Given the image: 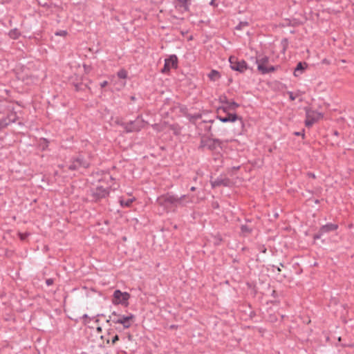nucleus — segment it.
Here are the masks:
<instances>
[{
  "label": "nucleus",
  "instance_id": "obj_3",
  "mask_svg": "<svg viewBox=\"0 0 354 354\" xmlns=\"http://www.w3.org/2000/svg\"><path fill=\"white\" fill-rule=\"evenodd\" d=\"M135 320V315L129 313L128 315H120L113 311L106 319L107 323L112 322L114 324H120L124 328H129Z\"/></svg>",
  "mask_w": 354,
  "mask_h": 354
},
{
  "label": "nucleus",
  "instance_id": "obj_55",
  "mask_svg": "<svg viewBox=\"0 0 354 354\" xmlns=\"http://www.w3.org/2000/svg\"><path fill=\"white\" fill-rule=\"evenodd\" d=\"M276 293H277V292H276V291H275V290H273V291H272V295L273 296H274Z\"/></svg>",
  "mask_w": 354,
  "mask_h": 354
},
{
  "label": "nucleus",
  "instance_id": "obj_2",
  "mask_svg": "<svg viewBox=\"0 0 354 354\" xmlns=\"http://www.w3.org/2000/svg\"><path fill=\"white\" fill-rule=\"evenodd\" d=\"M0 108L3 109L2 111L4 115L0 118V130H1L9 124L15 122L18 119V116L15 111L14 104L12 102H6Z\"/></svg>",
  "mask_w": 354,
  "mask_h": 354
},
{
  "label": "nucleus",
  "instance_id": "obj_9",
  "mask_svg": "<svg viewBox=\"0 0 354 354\" xmlns=\"http://www.w3.org/2000/svg\"><path fill=\"white\" fill-rule=\"evenodd\" d=\"M230 68L235 71L243 73L248 68V65L244 59H239L235 56H230L229 58Z\"/></svg>",
  "mask_w": 354,
  "mask_h": 354
},
{
  "label": "nucleus",
  "instance_id": "obj_34",
  "mask_svg": "<svg viewBox=\"0 0 354 354\" xmlns=\"http://www.w3.org/2000/svg\"><path fill=\"white\" fill-rule=\"evenodd\" d=\"M219 101L222 103V104H227L229 102L227 97L225 96V95H222L219 97Z\"/></svg>",
  "mask_w": 354,
  "mask_h": 354
},
{
  "label": "nucleus",
  "instance_id": "obj_49",
  "mask_svg": "<svg viewBox=\"0 0 354 354\" xmlns=\"http://www.w3.org/2000/svg\"><path fill=\"white\" fill-rule=\"evenodd\" d=\"M130 99L131 101H135L136 100V97L134 95H132L130 97Z\"/></svg>",
  "mask_w": 354,
  "mask_h": 354
},
{
  "label": "nucleus",
  "instance_id": "obj_40",
  "mask_svg": "<svg viewBox=\"0 0 354 354\" xmlns=\"http://www.w3.org/2000/svg\"><path fill=\"white\" fill-rule=\"evenodd\" d=\"M294 134L297 136H302L303 138L305 136L304 130H303L302 132L296 131L294 133Z\"/></svg>",
  "mask_w": 354,
  "mask_h": 354
},
{
  "label": "nucleus",
  "instance_id": "obj_7",
  "mask_svg": "<svg viewBox=\"0 0 354 354\" xmlns=\"http://www.w3.org/2000/svg\"><path fill=\"white\" fill-rule=\"evenodd\" d=\"M306 120L305 126L308 128L311 127L315 122H317L322 117V113L314 111L308 107H305Z\"/></svg>",
  "mask_w": 354,
  "mask_h": 354
},
{
  "label": "nucleus",
  "instance_id": "obj_27",
  "mask_svg": "<svg viewBox=\"0 0 354 354\" xmlns=\"http://www.w3.org/2000/svg\"><path fill=\"white\" fill-rule=\"evenodd\" d=\"M230 111H231V110L230 109H228V106L227 105L219 106L216 109V115H223V114L230 113L229 112Z\"/></svg>",
  "mask_w": 354,
  "mask_h": 354
},
{
  "label": "nucleus",
  "instance_id": "obj_37",
  "mask_svg": "<svg viewBox=\"0 0 354 354\" xmlns=\"http://www.w3.org/2000/svg\"><path fill=\"white\" fill-rule=\"evenodd\" d=\"M56 35L59 36H66L67 35V32L66 30H59L55 33Z\"/></svg>",
  "mask_w": 354,
  "mask_h": 354
},
{
  "label": "nucleus",
  "instance_id": "obj_1",
  "mask_svg": "<svg viewBox=\"0 0 354 354\" xmlns=\"http://www.w3.org/2000/svg\"><path fill=\"white\" fill-rule=\"evenodd\" d=\"M178 201L177 195L172 192H167L156 198V205L158 206L160 214L175 212L177 207H179L178 205Z\"/></svg>",
  "mask_w": 354,
  "mask_h": 354
},
{
  "label": "nucleus",
  "instance_id": "obj_63",
  "mask_svg": "<svg viewBox=\"0 0 354 354\" xmlns=\"http://www.w3.org/2000/svg\"><path fill=\"white\" fill-rule=\"evenodd\" d=\"M99 322V319H96L95 322Z\"/></svg>",
  "mask_w": 354,
  "mask_h": 354
},
{
  "label": "nucleus",
  "instance_id": "obj_56",
  "mask_svg": "<svg viewBox=\"0 0 354 354\" xmlns=\"http://www.w3.org/2000/svg\"><path fill=\"white\" fill-rule=\"evenodd\" d=\"M97 331H101L102 330L101 327H97Z\"/></svg>",
  "mask_w": 354,
  "mask_h": 354
},
{
  "label": "nucleus",
  "instance_id": "obj_33",
  "mask_svg": "<svg viewBox=\"0 0 354 354\" xmlns=\"http://www.w3.org/2000/svg\"><path fill=\"white\" fill-rule=\"evenodd\" d=\"M30 236V233H19V236L21 241L26 240Z\"/></svg>",
  "mask_w": 354,
  "mask_h": 354
},
{
  "label": "nucleus",
  "instance_id": "obj_15",
  "mask_svg": "<svg viewBox=\"0 0 354 354\" xmlns=\"http://www.w3.org/2000/svg\"><path fill=\"white\" fill-rule=\"evenodd\" d=\"M223 142L218 138H210L207 149L211 151H216L218 148L222 149Z\"/></svg>",
  "mask_w": 354,
  "mask_h": 354
},
{
  "label": "nucleus",
  "instance_id": "obj_32",
  "mask_svg": "<svg viewBox=\"0 0 354 354\" xmlns=\"http://www.w3.org/2000/svg\"><path fill=\"white\" fill-rule=\"evenodd\" d=\"M281 45L282 46V50L281 52L284 53L288 48V40L287 38H283L281 41Z\"/></svg>",
  "mask_w": 354,
  "mask_h": 354
},
{
  "label": "nucleus",
  "instance_id": "obj_11",
  "mask_svg": "<svg viewBox=\"0 0 354 354\" xmlns=\"http://www.w3.org/2000/svg\"><path fill=\"white\" fill-rule=\"evenodd\" d=\"M178 59L176 55H171L168 58L165 59V64L163 68L161 69V73H168L171 68H178Z\"/></svg>",
  "mask_w": 354,
  "mask_h": 354
},
{
  "label": "nucleus",
  "instance_id": "obj_35",
  "mask_svg": "<svg viewBox=\"0 0 354 354\" xmlns=\"http://www.w3.org/2000/svg\"><path fill=\"white\" fill-rule=\"evenodd\" d=\"M287 93L289 95V99L290 101H294L296 99L297 96L294 95L293 92L288 91Z\"/></svg>",
  "mask_w": 354,
  "mask_h": 354
},
{
  "label": "nucleus",
  "instance_id": "obj_48",
  "mask_svg": "<svg viewBox=\"0 0 354 354\" xmlns=\"http://www.w3.org/2000/svg\"><path fill=\"white\" fill-rule=\"evenodd\" d=\"M212 206H213L214 208H218V203H214Z\"/></svg>",
  "mask_w": 354,
  "mask_h": 354
},
{
  "label": "nucleus",
  "instance_id": "obj_19",
  "mask_svg": "<svg viewBox=\"0 0 354 354\" xmlns=\"http://www.w3.org/2000/svg\"><path fill=\"white\" fill-rule=\"evenodd\" d=\"M210 138V136L205 137L204 135L201 136L200 144L198 147V149L199 151H203L205 148H208Z\"/></svg>",
  "mask_w": 354,
  "mask_h": 354
},
{
  "label": "nucleus",
  "instance_id": "obj_58",
  "mask_svg": "<svg viewBox=\"0 0 354 354\" xmlns=\"http://www.w3.org/2000/svg\"><path fill=\"white\" fill-rule=\"evenodd\" d=\"M323 63H327V61H326V59H324L323 60Z\"/></svg>",
  "mask_w": 354,
  "mask_h": 354
},
{
  "label": "nucleus",
  "instance_id": "obj_42",
  "mask_svg": "<svg viewBox=\"0 0 354 354\" xmlns=\"http://www.w3.org/2000/svg\"><path fill=\"white\" fill-rule=\"evenodd\" d=\"M306 175L309 178H314V179L316 178V176H315V174L314 173H312V172L309 171V172L307 173Z\"/></svg>",
  "mask_w": 354,
  "mask_h": 354
},
{
  "label": "nucleus",
  "instance_id": "obj_39",
  "mask_svg": "<svg viewBox=\"0 0 354 354\" xmlns=\"http://www.w3.org/2000/svg\"><path fill=\"white\" fill-rule=\"evenodd\" d=\"M82 319H86V321L84 322V324H88L90 320H91V318L88 317V315L87 314H84L83 316H82Z\"/></svg>",
  "mask_w": 354,
  "mask_h": 354
},
{
  "label": "nucleus",
  "instance_id": "obj_4",
  "mask_svg": "<svg viewBox=\"0 0 354 354\" xmlns=\"http://www.w3.org/2000/svg\"><path fill=\"white\" fill-rule=\"evenodd\" d=\"M111 185L104 187L102 185H97L96 187L91 188L88 196L92 202L97 203L109 196Z\"/></svg>",
  "mask_w": 354,
  "mask_h": 354
},
{
  "label": "nucleus",
  "instance_id": "obj_6",
  "mask_svg": "<svg viewBox=\"0 0 354 354\" xmlns=\"http://www.w3.org/2000/svg\"><path fill=\"white\" fill-rule=\"evenodd\" d=\"M131 295L127 292H122L120 290H115L113 292L112 303L114 305H122L125 307L129 305V299Z\"/></svg>",
  "mask_w": 354,
  "mask_h": 354
},
{
  "label": "nucleus",
  "instance_id": "obj_50",
  "mask_svg": "<svg viewBox=\"0 0 354 354\" xmlns=\"http://www.w3.org/2000/svg\"><path fill=\"white\" fill-rule=\"evenodd\" d=\"M272 267H273V268H276V269H277V270L278 272H280V271H281V269L279 268V267H277V266H272Z\"/></svg>",
  "mask_w": 354,
  "mask_h": 354
},
{
  "label": "nucleus",
  "instance_id": "obj_31",
  "mask_svg": "<svg viewBox=\"0 0 354 354\" xmlns=\"http://www.w3.org/2000/svg\"><path fill=\"white\" fill-rule=\"evenodd\" d=\"M127 71L125 69L122 68L117 73V76L120 79H126L127 78Z\"/></svg>",
  "mask_w": 354,
  "mask_h": 354
},
{
  "label": "nucleus",
  "instance_id": "obj_52",
  "mask_svg": "<svg viewBox=\"0 0 354 354\" xmlns=\"http://www.w3.org/2000/svg\"><path fill=\"white\" fill-rule=\"evenodd\" d=\"M190 190H191L192 192H194V191L196 190V187H192L190 188Z\"/></svg>",
  "mask_w": 354,
  "mask_h": 354
},
{
  "label": "nucleus",
  "instance_id": "obj_28",
  "mask_svg": "<svg viewBox=\"0 0 354 354\" xmlns=\"http://www.w3.org/2000/svg\"><path fill=\"white\" fill-rule=\"evenodd\" d=\"M114 180H115V178H113L112 176H111L109 174H106L104 176L103 178L100 180V182H105L108 185V187H109V185H111L110 184V183L113 181Z\"/></svg>",
  "mask_w": 354,
  "mask_h": 354
},
{
  "label": "nucleus",
  "instance_id": "obj_38",
  "mask_svg": "<svg viewBox=\"0 0 354 354\" xmlns=\"http://www.w3.org/2000/svg\"><path fill=\"white\" fill-rule=\"evenodd\" d=\"M53 283H54V279H52V278H49V279H47L46 280V285H47V286H49L53 285Z\"/></svg>",
  "mask_w": 354,
  "mask_h": 354
},
{
  "label": "nucleus",
  "instance_id": "obj_16",
  "mask_svg": "<svg viewBox=\"0 0 354 354\" xmlns=\"http://www.w3.org/2000/svg\"><path fill=\"white\" fill-rule=\"evenodd\" d=\"M308 64L305 62H299L294 71V75L295 77L299 76L301 73L304 72V71L307 68Z\"/></svg>",
  "mask_w": 354,
  "mask_h": 354
},
{
  "label": "nucleus",
  "instance_id": "obj_20",
  "mask_svg": "<svg viewBox=\"0 0 354 354\" xmlns=\"http://www.w3.org/2000/svg\"><path fill=\"white\" fill-rule=\"evenodd\" d=\"M184 115L189 120V121L195 124L196 121L198 119H201L202 118L201 113H195V114H191L189 113H184Z\"/></svg>",
  "mask_w": 354,
  "mask_h": 354
},
{
  "label": "nucleus",
  "instance_id": "obj_53",
  "mask_svg": "<svg viewBox=\"0 0 354 354\" xmlns=\"http://www.w3.org/2000/svg\"><path fill=\"white\" fill-rule=\"evenodd\" d=\"M348 228H350V229H351V228H352V227H353V224H352V223H351V224H349V225H348Z\"/></svg>",
  "mask_w": 354,
  "mask_h": 354
},
{
  "label": "nucleus",
  "instance_id": "obj_54",
  "mask_svg": "<svg viewBox=\"0 0 354 354\" xmlns=\"http://www.w3.org/2000/svg\"><path fill=\"white\" fill-rule=\"evenodd\" d=\"M279 266H281V267H283V268H284V267H285V266H284V264H283V263H279Z\"/></svg>",
  "mask_w": 354,
  "mask_h": 354
},
{
  "label": "nucleus",
  "instance_id": "obj_8",
  "mask_svg": "<svg viewBox=\"0 0 354 354\" xmlns=\"http://www.w3.org/2000/svg\"><path fill=\"white\" fill-rule=\"evenodd\" d=\"M144 125V120H142L140 116H138L136 120L133 121L122 123L121 124L127 133L139 131L143 128Z\"/></svg>",
  "mask_w": 354,
  "mask_h": 354
},
{
  "label": "nucleus",
  "instance_id": "obj_23",
  "mask_svg": "<svg viewBox=\"0 0 354 354\" xmlns=\"http://www.w3.org/2000/svg\"><path fill=\"white\" fill-rule=\"evenodd\" d=\"M73 85H74L75 91H85L86 89H88L89 91H91V88L87 84H84L82 82L76 83V84H74Z\"/></svg>",
  "mask_w": 354,
  "mask_h": 354
},
{
  "label": "nucleus",
  "instance_id": "obj_26",
  "mask_svg": "<svg viewBox=\"0 0 354 354\" xmlns=\"http://www.w3.org/2000/svg\"><path fill=\"white\" fill-rule=\"evenodd\" d=\"M134 201L135 198L127 199L120 198V203L122 207H130Z\"/></svg>",
  "mask_w": 354,
  "mask_h": 354
},
{
  "label": "nucleus",
  "instance_id": "obj_29",
  "mask_svg": "<svg viewBox=\"0 0 354 354\" xmlns=\"http://www.w3.org/2000/svg\"><path fill=\"white\" fill-rule=\"evenodd\" d=\"M249 23L246 21H240L238 25L235 27V30H241L244 28L249 26Z\"/></svg>",
  "mask_w": 354,
  "mask_h": 354
},
{
  "label": "nucleus",
  "instance_id": "obj_10",
  "mask_svg": "<svg viewBox=\"0 0 354 354\" xmlns=\"http://www.w3.org/2000/svg\"><path fill=\"white\" fill-rule=\"evenodd\" d=\"M339 228V225L336 223H328L322 225L318 232L313 234V239L317 240L322 237L325 234H328L332 232L336 231Z\"/></svg>",
  "mask_w": 354,
  "mask_h": 354
},
{
  "label": "nucleus",
  "instance_id": "obj_41",
  "mask_svg": "<svg viewBox=\"0 0 354 354\" xmlns=\"http://www.w3.org/2000/svg\"><path fill=\"white\" fill-rule=\"evenodd\" d=\"M215 239H216L217 242L215 243L216 245H218L220 242L222 241V238L220 235H218L216 236H215Z\"/></svg>",
  "mask_w": 354,
  "mask_h": 354
},
{
  "label": "nucleus",
  "instance_id": "obj_21",
  "mask_svg": "<svg viewBox=\"0 0 354 354\" xmlns=\"http://www.w3.org/2000/svg\"><path fill=\"white\" fill-rule=\"evenodd\" d=\"M269 57L264 55L260 58L257 59L256 63L257 64V70L259 71V66H266V64L269 62Z\"/></svg>",
  "mask_w": 354,
  "mask_h": 354
},
{
  "label": "nucleus",
  "instance_id": "obj_18",
  "mask_svg": "<svg viewBox=\"0 0 354 354\" xmlns=\"http://www.w3.org/2000/svg\"><path fill=\"white\" fill-rule=\"evenodd\" d=\"M279 68H280L279 65L277 66H259V72L262 75H266L269 73L274 72L277 71Z\"/></svg>",
  "mask_w": 354,
  "mask_h": 354
},
{
  "label": "nucleus",
  "instance_id": "obj_62",
  "mask_svg": "<svg viewBox=\"0 0 354 354\" xmlns=\"http://www.w3.org/2000/svg\"><path fill=\"white\" fill-rule=\"evenodd\" d=\"M99 316H102H102H104V315L103 314L97 315V317H99Z\"/></svg>",
  "mask_w": 354,
  "mask_h": 354
},
{
  "label": "nucleus",
  "instance_id": "obj_44",
  "mask_svg": "<svg viewBox=\"0 0 354 354\" xmlns=\"http://www.w3.org/2000/svg\"><path fill=\"white\" fill-rule=\"evenodd\" d=\"M215 1H216V0H211V1L209 2V5L213 6V7H214V8L217 7L218 4L216 3Z\"/></svg>",
  "mask_w": 354,
  "mask_h": 354
},
{
  "label": "nucleus",
  "instance_id": "obj_25",
  "mask_svg": "<svg viewBox=\"0 0 354 354\" xmlns=\"http://www.w3.org/2000/svg\"><path fill=\"white\" fill-rule=\"evenodd\" d=\"M8 35L12 39H17L20 37L21 32L17 28H13L9 31Z\"/></svg>",
  "mask_w": 354,
  "mask_h": 354
},
{
  "label": "nucleus",
  "instance_id": "obj_46",
  "mask_svg": "<svg viewBox=\"0 0 354 354\" xmlns=\"http://www.w3.org/2000/svg\"><path fill=\"white\" fill-rule=\"evenodd\" d=\"M205 131H207V133H210L211 131H212V126L211 125L205 126Z\"/></svg>",
  "mask_w": 354,
  "mask_h": 354
},
{
  "label": "nucleus",
  "instance_id": "obj_22",
  "mask_svg": "<svg viewBox=\"0 0 354 354\" xmlns=\"http://www.w3.org/2000/svg\"><path fill=\"white\" fill-rule=\"evenodd\" d=\"M208 77L211 81H216L221 78L220 73L214 69H212L208 74Z\"/></svg>",
  "mask_w": 354,
  "mask_h": 354
},
{
  "label": "nucleus",
  "instance_id": "obj_12",
  "mask_svg": "<svg viewBox=\"0 0 354 354\" xmlns=\"http://www.w3.org/2000/svg\"><path fill=\"white\" fill-rule=\"evenodd\" d=\"M174 7L181 13L189 12L192 0H173Z\"/></svg>",
  "mask_w": 354,
  "mask_h": 354
},
{
  "label": "nucleus",
  "instance_id": "obj_30",
  "mask_svg": "<svg viewBox=\"0 0 354 354\" xmlns=\"http://www.w3.org/2000/svg\"><path fill=\"white\" fill-rule=\"evenodd\" d=\"M226 105L228 106V109H230L231 111H235L237 108L240 106V104L234 101H229Z\"/></svg>",
  "mask_w": 354,
  "mask_h": 354
},
{
  "label": "nucleus",
  "instance_id": "obj_60",
  "mask_svg": "<svg viewBox=\"0 0 354 354\" xmlns=\"http://www.w3.org/2000/svg\"><path fill=\"white\" fill-rule=\"evenodd\" d=\"M274 217H275V218H277V217H278V214H274Z\"/></svg>",
  "mask_w": 354,
  "mask_h": 354
},
{
  "label": "nucleus",
  "instance_id": "obj_59",
  "mask_svg": "<svg viewBox=\"0 0 354 354\" xmlns=\"http://www.w3.org/2000/svg\"><path fill=\"white\" fill-rule=\"evenodd\" d=\"M319 200H317V199L315 200V203H319Z\"/></svg>",
  "mask_w": 354,
  "mask_h": 354
},
{
  "label": "nucleus",
  "instance_id": "obj_14",
  "mask_svg": "<svg viewBox=\"0 0 354 354\" xmlns=\"http://www.w3.org/2000/svg\"><path fill=\"white\" fill-rule=\"evenodd\" d=\"M230 184V180L228 178L218 177L214 180L211 181V185L213 188L220 186L228 187Z\"/></svg>",
  "mask_w": 354,
  "mask_h": 354
},
{
  "label": "nucleus",
  "instance_id": "obj_61",
  "mask_svg": "<svg viewBox=\"0 0 354 354\" xmlns=\"http://www.w3.org/2000/svg\"><path fill=\"white\" fill-rule=\"evenodd\" d=\"M246 222H249V223H251V221L248 219H246Z\"/></svg>",
  "mask_w": 354,
  "mask_h": 354
},
{
  "label": "nucleus",
  "instance_id": "obj_17",
  "mask_svg": "<svg viewBox=\"0 0 354 354\" xmlns=\"http://www.w3.org/2000/svg\"><path fill=\"white\" fill-rule=\"evenodd\" d=\"M240 229H241L240 235L242 236L246 237L252 234V232H253L254 227H253V226H252L250 225L245 224V225H241L240 227Z\"/></svg>",
  "mask_w": 354,
  "mask_h": 354
},
{
  "label": "nucleus",
  "instance_id": "obj_47",
  "mask_svg": "<svg viewBox=\"0 0 354 354\" xmlns=\"http://www.w3.org/2000/svg\"><path fill=\"white\" fill-rule=\"evenodd\" d=\"M169 328H170L171 329H176V328H178V326H177V325H174V324H173V325H171V326H169Z\"/></svg>",
  "mask_w": 354,
  "mask_h": 354
},
{
  "label": "nucleus",
  "instance_id": "obj_24",
  "mask_svg": "<svg viewBox=\"0 0 354 354\" xmlns=\"http://www.w3.org/2000/svg\"><path fill=\"white\" fill-rule=\"evenodd\" d=\"M189 197L188 195L184 194L180 196H177V198L179 200L178 205L179 207H184L186 205V204L189 202H191V200H189L188 201H185V199Z\"/></svg>",
  "mask_w": 354,
  "mask_h": 354
},
{
  "label": "nucleus",
  "instance_id": "obj_36",
  "mask_svg": "<svg viewBox=\"0 0 354 354\" xmlns=\"http://www.w3.org/2000/svg\"><path fill=\"white\" fill-rule=\"evenodd\" d=\"M119 340V336L118 335H115L111 338V344L113 345Z\"/></svg>",
  "mask_w": 354,
  "mask_h": 354
},
{
  "label": "nucleus",
  "instance_id": "obj_43",
  "mask_svg": "<svg viewBox=\"0 0 354 354\" xmlns=\"http://www.w3.org/2000/svg\"><path fill=\"white\" fill-rule=\"evenodd\" d=\"M259 250H260V252H261L262 253H266V247L263 245H261L259 248Z\"/></svg>",
  "mask_w": 354,
  "mask_h": 354
},
{
  "label": "nucleus",
  "instance_id": "obj_57",
  "mask_svg": "<svg viewBox=\"0 0 354 354\" xmlns=\"http://www.w3.org/2000/svg\"><path fill=\"white\" fill-rule=\"evenodd\" d=\"M334 134H335V135H336V136H337L339 133H338V132H337V131H335L334 132Z\"/></svg>",
  "mask_w": 354,
  "mask_h": 354
},
{
  "label": "nucleus",
  "instance_id": "obj_45",
  "mask_svg": "<svg viewBox=\"0 0 354 354\" xmlns=\"http://www.w3.org/2000/svg\"><path fill=\"white\" fill-rule=\"evenodd\" d=\"M108 82L106 80L105 81H103L102 82L100 83V86L101 88H104L105 86H106L108 85Z\"/></svg>",
  "mask_w": 354,
  "mask_h": 354
},
{
  "label": "nucleus",
  "instance_id": "obj_13",
  "mask_svg": "<svg viewBox=\"0 0 354 354\" xmlns=\"http://www.w3.org/2000/svg\"><path fill=\"white\" fill-rule=\"evenodd\" d=\"M216 118L223 123L234 122L237 120H239L241 121V123L243 124L242 118L241 117H239L238 115L235 113H225L224 115H216Z\"/></svg>",
  "mask_w": 354,
  "mask_h": 354
},
{
  "label": "nucleus",
  "instance_id": "obj_5",
  "mask_svg": "<svg viewBox=\"0 0 354 354\" xmlns=\"http://www.w3.org/2000/svg\"><path fill=\"white\" fill-rule=\"evenodd\" d=\"M90 162L86 160L82 153L78 154L76 157H73L71 160V164L68 166V169L75 171L81 167L88 168Z\"/></svg>",
  "mask_w": 354,
  "mask_h": 354
},
{
  "label": "nucleus",
  "instance_id": "obj_51",
  "mask_svg": "<svg viewBox=\"0 0 354 354\" xmlns=\"http://www.w3.org/2000/svg\"><path fill=\"white\" fill-rule=\"evenodd\" d=\"M207 122H211V123H212V122H213V120H209V121L203 120V121L202 122V123H207Z\"/></svg>",
  "mask_w": 354,
  "mask_h": 354
}]
</instances>
